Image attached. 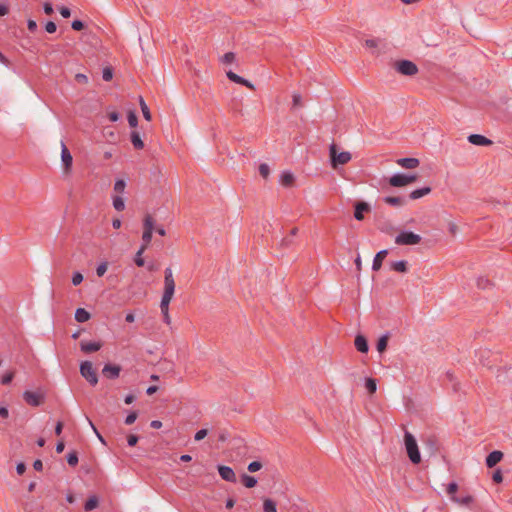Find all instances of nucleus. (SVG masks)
<instances>
[{
  "mask_svg": "<svg viewBox=\"0 0 512 512\" xmlns=\"http://www.w3.org/2000/svg\"><path fill=\"white\" fill-rule=\"evenodd\" d=\"M424 447L431 455H434L439 450V443L435 436H427L422 439Z\"/></svg>",
  "mask_w": 512,
  "mask_h": 512,
  "instance_id": "9b49d317",
  "label": "nucleus"
},
{
  "mask_svg": "<svg viewBox=\"0 0 512 512\" xmlns=\"http://www.w3.org/2000/svg\"><path fill=\"white\" fill-rule=\"evenodd\" d=\"M90 313L84 308H77L75 311V320L80 323H84L90 319Z\"/></svg>",
  "mask_w": 512,
  "mask_h": 512,
  "instance_id": "4be33fe9",
  "label": "nucleus"
},
{
  "mask_svg": "<svg viewBox=\"0 0 512 512\" xmlns=\"http://www.w3.org/2000/svg\"><path fill=\"white\" fill-rule=\"evenodd\" d=\"M452 501L468 506L470 503L473 502V497L470 495H467L465 497L452 496Z\"/></svg>",
  "mask_w": 512,
  "mask_h": 512,
  "instance_id": "c9c22d12",
  "label": "nucleus"
},
{
  "mask_svg": "<svg viewBox=\"0 0 512 512\" xmlns=\"http://www.w3.org/2000/svg\"><path fill=\"white\" fill-rule=\"evenodd\" d=\"M389 183L393 187H403L407 185L405 174H395L389 179Z\"/></svg>",
  "mask_w": 512,
  "mask_h": 512,
  "instance_id": "aec40b11",
  "label": "nucleus"
},
{
  "mask_svg": "<svg viewBox=\"0 0 512 512\" xmlns=\"http://www.w3.org/2000/svg\"><path fill=\"white\" fill-rule=\"evenodd\" d=\"M139 103H140V107H141V110H142L144 118L147 121H150L151 120V113H150V110H149L148 106L146 105V103H145V101L143 100L142 97H140Z\"/></svg>",
  "mask_w": 512,
  "mask_h": 512,
  "instance_id": "4c0bfd02",
  "label": "nucleus"
},
{
  "mask_svg": "<svg viewBox=\"0 0 512 512\" xmlns=\"http://www.w3.org/2000/svg\"><path fill=\"white\" fill-rule=\"evenodd\" d=\"M102 347V343L100 341H93V342H80V348L81 351L84 353H92L100 350Z\"/></svg>",
  "mask_w": 512,
  "mask_h": 512,
  "instance_id": "f8f14e48",
  "label": "nucleus"
},
{
  "mask_svg": "<svg viewBox=\"0 0 512 512\" xmlns=\"http://www.w3.org/2000/svg\"><path fill=\"white\" fill-rule=\"evenodd\" d=\"M293 106H301V96L297 93L293 94Z\"/></svg>",
  "mask_w": 512,
  "mask_h": 512,
  "instance_id": "e2e57ef3",
  "label": "nucleus"
},
{
  "mask_svg": "<svg viewBox=\"0 0 512 512\" xmlns=\"http://www.w3.org/2000/svg\"><path fill=\"white\" fill-rule=\"evenodd\" d=\"M72 28H73L74 30H76V31H80V30H82V29L84 28V24H83V22H82V21H80V20H74V21L72 22Z\"/></svg>",
  "mask_w": 512,
  "mask_h": 512,
  "instance_id": "bf43d9fd",
  "label": "nucleus"
},
{
  "mask_svg": "<svg viewBox=\"0 0 512 512\" xmlns=\"http://www.w3.org/2000/svg\"><path fill=\"white\" fill-rule=\"evenodd\" d=\"M370 211V206L366 202H359L355 206L354 217L357 221L364 220V213Z\"/></svg>",
  "mask_w": 512,
  "mask_h": 512,
  "instance_id": "dca6fc26",
  "label": "nucleus"
},
{
  "mask_svg": "<svg viewBox=\"0 0 512 512\" xmlns=\"http://www.w3.org/2000/svg\"><path fill=\"white\" fill-rule=\"evenodd\" d=\"M138 417L137 411H131L125 418L124 423L126 425H132Z\"/></svg>",
  "mask_w": 512,
  "mask_h": 512,
  "instance_id": "79ce46f5",
  "label": "nucleus"
},
{
  "mask_svg": "<svg viewBox=\"0 0 512 512\" xmlns=\"http://www.w3.org/2000/svg\"><path fill=\"white\" fill-rule=\"evenodd\" d=\"M294 175L290 172H284L281 176V184L284 186H292L294 183Z\"/></svg>",
  "mask_w": 512,
  "mask_h": 512,
  "instance_id": "c756f323",
  "label": "nucleus"
},
{
  "mask_svg": "<svg viewBox=\"0 0 512 512\" xmlns=\"http://www.w3.org/2000/svg\"><path fill=\"white\" fill-rule=\"evenodd\" d=\"M458 490V484L456 482H450L448 485H447V488H446V493L450 496V498L452 499V496H456V492Z\"/></svg>",
  "mask_w": 512,
  "mask_h": 512,
  "instance_id": "ea45409f",
  "label": "nucleus"
},
{
  "mask_svg": "<svg viewBox=\"0 0 512 512\" xmlns=\"http://www.w3.org/2000/svg\"><path fill=\"white\" fill-rule=\"evenodd\" d=\"M172 299L170 298H166V297H162L161 299V303H160V309H161V313H169V304H170V301Z\"/></svg>",
  "mask_w": 512,
  "mask_h": 512,
  "instance_id": "a19ab883",
  "label": "nucleus"
},
{
  "mask_svg": "<svg viewBox=\"0 0 512 512\" xmlns=\"http://www.w3.org/2000/svg\"><path fill=\"white\" fill-rule=\"evenodd\" d=\"M131 142L136 149H142L144 147V143L137 131L131 133Z\"/></svg>",
  "mask_w": 512,
  "mask_h": 512,
  "instance_id": "a878e982",
  "label": "nucleus"
},
{
  "mask_svg": "<svg viewBox=\"0 0 512 512\" xmlns=\"http://www.w3.org/2000/svg\"><path fill=\"white\" fill-rule=\"evenodd\" d=\"M492 479L495 483H501L502 480H503V476H502V473L500 470H496L494 473H493V476H492Z\"/></svg>",
  "mask_w": 512,
  "mask_h": 512,
  "instance_id": "4d7b16f0",
  "label": "nucleus"
},
{
  "mask_svg": "<svg viewBox=\"0 0 512 512\" xmlns=\"http://www.w3.org/2000/svg\"><path fill=\"white\" fill-rule=\"evenodd\" d=\"M354 345L361 353H367L369 350L367 339L361 334L355 337Z\"/></svg>",
  "mask_w": 512,
  "mask_h": 512,
  "instance_id": "6ab92c4d",
  "label": "nucleus"
},
{
  "mask_svg": "<svg viewBox=\"0 0 512 512\" xmlns=\"http://www.w3.org/2000/svg\"><path fill=\"white\" fill-rule=\"evenodd\" d=\"M45 29L48 33H54L57 29L56 27V24L52 21H49L46 26H45Z\"/></svg>",
  "mask_w": 512,
  "mask_h": 512,
  "instance_id": "052dcab7",
  "label": "nucleus"
},
{
  "mask_svg": "<svg viewBox=\"0 0 512 512\" xmlns=\"http://www.w3.org/2000/svg\"><path fill=\"white\" fill-rule=\"evenodd\" d=\"M396 162L405 169H414L418 167L420 163L417 158H400Z\"/></svg>",
  "mask_w": 512,
  "mask_h": 512,
  "instance_id": "a211bd4d",
  "label": "nucleus"
},
{
  "mask_svg": "<svg viewBox=\"0 0 512 512\" xmlns=\"http://www.w3.org/2000/svg\"><path fill=\"white\" fill-rule=\"evenodd\" d=\"M128 123L131 127H136L138 124V118L133 111L128 113Z\"/></svg>",
  "mask_w": 512,
  "mask_h": 512,
  "instance_id": "49530a36",
  "label": "nucleus"
},
{
  "mask_svg": "<svg viewBox=\"0 0 512 512\" xmlns=\"http://www.w3.org/2000/svg\"><path fill=\"white\" fill-rule=\"evenodd\" d=\"M503 458V453L501 451L495 450L488 454L486 457V466L488 468L494 467L498 464Z\"/></svg>",
  "mask_w": 512,
  "mask_h": 512,
  "instance_id": "4468645a",
  "label": "nucleus"
},
{
  "mask_svg": "<svg viewBox=\"0 0 512 512\" xmlns=\"http://www.w3.org/2000/svg\"><path fill=\"white\" fill-rule=\"evenodd\" d=\"M365 46L370 49H376L378 48V40L376 39H367L365 41Z\"/></svg>",
  "mask_w": 512,
  "mask_h": 512,
  "instance_id": "5fc2aeb1",
  "label": "nucleus"
},
{
  "mask_svg": "<svg viewBox=\"0 0 512 512\" xmlns=\"http://www.w3.org/2000/svg\"><path fill=\"white\" fill-rule=\"evenodd\" d=\"M468 141L471 144L478 145V146H489L492 144V141L490 139L486 138L483 135H479V134H471L468 137Z\"/></svg>",
  "mask_w": 512,
  "mask_h": 512,
  "instance_id": "2eb2a0df",
  "label": "nucleus"
},
{
  "mask_svg": "<svg viewBox=\"0 0 512 512\" xmlns=\"http://www.w3.org/2000/svg\"><path fill=\"white\" fill-rule=\"evenodd\" d=\"M113 77V72H112V69L109 68V67H106L104 70H103V79L105 81H110Z\"/></svg>",
  "mask_w": 512,
  "mask_h": 512,
  "instance_id": "864d4df0",
  "label": "nucleus"
},
{
  "mask_svg": "<svg viewBox=\"0 0 512 512\" xmlns=\"http://www.w3.org/2000/svg\"><path fill=\"white\" fill-rule=\"evenodd\" d=\"M121 367L116 364H106L102 369V374L108 379H116L119 377Z\"/></svg>",
  "mask_w": 512,
  "mask_h": 512,
  "instance_id": "1a4fd4ad",
  "label": "nucleus"
},
{
  "mask_svg": "<svg viewBox=\"0 0 512 512\" xmlns=\"http://www.w3.org/2000/svg\"><path fill=\"white\" fill-rule=\"evenodd\" d=\"M404 445H405V449H406L409 460L413 464H419L421 462V455H420L417 441H416L415 437L407 430L404 433Z\"/></svg>",
  "mask_w": 512,
  "mask_h": 512,
  "instance_id": "f03ea898",
  "label": "nucleus"
},
{
  "mask_svg": "<svg viewBox=\"0 0 512 512\" xmlns=\"http://www.w3.org/2000/svg\"><path fill=\"white\" fill-rule=\"evenodd\" d=\"M139 440V437L137 435L131 434L127 437V443L129 446H135Z\"/></svg>",
  "mask_w": 512,
  "mask_h": 512,
  "instance_id": "6e6d98bb",
  "label": "nucleus"
},
{
  "mask_svg": "<svg viewBox=\"0 0 512 512\" xmlns=\"http://www.w3.org/2000/svg\"><path fill=\"white\" fill-rule=\"evenodd\" d=\"M157 221L158 220L153 215L147 214V215H145V218L143 220V224L150 225V224H154Z\"/></svg>",
  "mask_w": 512,
  "mask_h": 512,
  "instance_id": "13d9d810",
  "label": "nucleus"
},
{
  "mask_svg": "<svg viewBox=\"0 0 512 512\" xmlns=\"http://www.w3.org/2000/svg\"><path fill=\"white\" fill-rule=\"evenodd\" d=\"M421 241V237L411 231H402L395 238L398 245H416Z\"/></svg>",
  "mask_w": 512,
  "mask_h": 512,
  "instance_id": "20e7f679",
  "label": "nucleus"
},
{
  "mask_svg": "<svg viewBox=\"0 0 512 512\" xmlns=\"http://www.w3.org/2000/svg\"><path fill=\"white\" fill-rule=\"evenodd\" d=\"M16 471L19 475H22L26 471V465L23 462L18 463Z\"/></svg>",
  "mask_w": 512,
  "mask_h": 512,
  "instance_id": "680f3d73",
  "label": "nucleus"
},
{
  "mask_svg": "<svg viewBox=\"0 0 512 512\" xmlns=\"http://www.w3.org/2000/svg\"><path fill=\"white\" fill-rule=\"evenodd\" d=\"M67 462L70 466H76L79 462L78 454L75 451L68 453Z\"/></svg>",
  "mask_w": 512,
  "mask_h": 512,
  "instance_id": "58836bf2",
  "label": "nucleus"
},
{
  "mask_svg": "<svg viewBox=\"0 0 512 512\" xmlns=\"http://www.w3.org/2000/svg\"><path fill=\"white\" fill-rule=\"evenodd\" d=\"M235 54L233 52H227L220 58V62L224 65H229L235 61Z\"/></svg>",
  "mask_w": 512,
  "mask_h": 512,
  "instance_id": "e433bc0d",
  "label": "nucleus"
},
{
  "mask_svg": "<svg viewBox=\"0 0 512 512\" xmlns=\"http://www.w3.org/2000/svg\"><path fill=\"white\" fill-rule=\"evenodd\" d=\"M396 70L402 75L413 76L418 72L417 66L408 60H401L396 63Z\"/></svg>",
  "mask_w": 512,
  "mask_h": 512,
  "instance_id": "0eeeda50",
  "label": "nucleus"
},
{
  "mask_svg": "<svg viewBox=\"0 0 512 512\" xmlns=\"http://www.w3.org/2000/svg\"><path fill=\"white\" fill-rule=\"evenodd\" d=\"M23 399L28 405L33 406V407H38L44 402L45 395L40 390H38V391L26 390L23 393Z\"/></svg>",
  "mask_w": 512,
  "mask_h": 512,
  "instance_id": "423d86ee",
  "label": "nucleus"
},
{
  "mask_svg": "<svg viewBox=\"0 0 512 512\" xmlns=\"http://www.w3.org/2000/svg\"><path fill=\"white\" fill-rule=\"evenodd\" d=\"M59 11L64 18H68L71 15L70 9L67 7H61Z\"/></svg>",
  "mask_w": 512,
  "mask_h": 512,
  "instance_id": "0e129e2a",
  "label": "nucleus"
},
{
  "mask_svg": "<svg viewBox=\"0 0 512 512\" xmlns=\"http://www.w3.org/2000/svg\"><path fill=\"white\" fill-rule=\"evenodd\" d=\"M218 472L223 480L232 483L236 482V475L231 467L225 465H218Z\"/></svg>",
  "mask_w": 512,
  "mask_h": 512,
  "instance_id": "9d476101",
  "label": "nucleus"
},
{
  "mask_svg": "<svg viewBox=\"0 0 512 512\" xmlns=\"http://www.w3.org/2000/svg\"><path fill=\"white\" fill-rule=\"evenodd\" d=\"M145 250H146L145 246L144 247H140L139 250L137 251L135 257H134V262H135V264L138 267H143L145 265V260L142 257V255H143Z\"/></svg>",
  "mask_w": 512,
  "mask_h": 512,
  "instance_id": "2f4dec72",
  "label": "nucleus"
},
{
  "mask_svg": "<svg viewBox=\"0 0 512 512\" xmlns=\"http://www.w3.org/2000/svg\"><path fill=\"white\" fill-rule=\"evenodd\" d=\"M430 192H431L430 187H423L421 189H416L410 193V198L413 200H416L423 196L428 195Z\"/></svg>",
  "mask_w": 512,
  "mask_h": 512,
  "instance_id": "393cba45",
  "label": "nucleus"
},
{
  "mask_svg": "<svg viewBox=\"0 0 512 512\" xmlns=\"http://www.w3.org/2000/svg\"><path fill=\"white\" fill-rule=\"evenodd\" d=\"M63 430V423L61 421H58L55 426V434L57 436H60Z\"/></svg>",
  "mask_w": 512,
  "mask_h": 512,
  "instance_id": "774afa93",
  "label": "nucleus"
},
{
  "mask_svg": "<svg viewBox=\"0 0 512 512\" xmlns=\"http://www.w3.org/2000/svg\"><path fill=\"white\" fill-rule=\"evenodd\" d=\"M175 292V281L173 278V272L170 267H167L164 271V293L162 297L172 299Z\"/></svg>",
  "mask_w": 512,
  "mask_h": 512,
  "instance_id": "39448f33",
  "label": "nucleus"
},
{
  "mask_svg": "<svg viewBox=\"0 0 512 512\" xmlns=\"http://www.w3.org/2000/svg\"><path fill=\"white\" fill-rule=\"evenodd\" d=\"M33 468L36 470V471H42L43 469V463L41 460L37 459L34 461L33 463Z\"/></svg>",
  "mask_w": 512,
  "mask_h": 512,
  "instance_id": "338daca9",
  "label": "nucleus"
},
{
  "mask_svg": "<svg viewBox=\"0 0 512 512\" xmlns=\"http://www.w3.org/2000/svg\"><path fill=\"white\" fill-rule=\"evenodd\" d=\"M208 434L207 429H200L195 433L194 439L195 441H201L203 440Z\"/></svg>",
  "mask_w": 512,
  "mask_h": 512,
  "instance_id": "3c124183",
  "label": "nucleus"
},
{
  "mask_svg": "<svg viewBox=\"0 0 512 512\" xmlns=\"http://www.w3.org/2000/svg\"><path fill=\"white\" fill-rule=\"evenodd\" d=\"M80 373L92 386L98 383V376L90 361H84L80 365Z\"/></svg>",
  "mask_w": 512,
  "mask_h": 512,
  "instance_id": "7ed1b4c3",
  "label": "nucleus"
},
{
  "mask_svg": "<svg viewBox=\"0 0 512 512\" xmlns=\"http://www.w3.org/2000/svg\"><path fill=\"white\" fill-rule=\"evenodd\" d=\"M259 173L260 175L263 177V178H267L270 174V169H269V166L267 164H261L259 166Z\"/></svg>",
  "mask_w": 512,
  "mask_h": 512,
  "instance_id": "09e8293b",
  "label": "nucleus"
},
{
  "mask_svg": "<svg viewBox=\"0 0 512 512\" xmlns=\"http://www.w3.org/2000/svg\"><path fill=\"white\" fill-rule=\"evenodd\" d=\"M83 281V275L80 272H75L72 276V284L78 286Z\"/></svg>",
  "mask_w": 512,
  "mask_h": 512,
  "instance_id": "de8ad7c7",
  "label": "nucleus"
},
{
  "mask_svg": "<svg viewBox=\"0 0 512 512\" xmlns=\"http://www.w3.org/2000/svg\"><path fill=\"white\" fill-rule=\"evenodd\" d=\"M262 468V463L260 461H253L248 465V471L251 473L257 472Z\"/></svg>",
  "mask_w": 512,
  "mask_h": 512,
  "instance_id": "c03bdc74",
  "label": "nucleus"
},
{
  "mask_svg": "<svg viewBox=\"0 0 512 512\" xmlns=\"http://www.w3.org/2000/svg\"><path fill=\"white\" fill-rule=\"evenodd\" d=\"M388 253L389 252H388L387 249H383V250H380L375 255V257L373 259V263H372V270L373 271H378V270L381 269L383 260L387 257Z\"/></svg>",
  "mask_w": 512,
  "mask_h": 512,
  "instance_id": "f3484780",
  "label": "nucleus"
},
{
  "mask_svg": "<svg viewBox=\"0 0 512 512\" xmlns=\"http://www.w3.org/2000/svg\"><path fill=\"white\" fill-rule=\"evenodd\" d=\"M13 378H14V373L8 372L2 376L1 383L3 385H8L12 382Z\"/></svg>",
  "mask_w": 512,
  "mask_h": 512,
  "instance_id": "8fccbe9b",
  "label": "nucleus"
},
{
  "mask_svg": "<svg viewBox=\"0 0 512 512\" xmlns=\"http://www.w3.org/2000/svg\"><path fill=\"white\" fill-rule=\"evenodd\" d=\"M107 262L100 263L96 268V274L98 277H102L107 271Z\"/></svg>",
  "mask_w": 512,
  "mask_h": 512,
  "instance_id": "a18cd8bd",
  "label": "nucleus"
},
{
  "mask_svg": "<svg viewBox=\"0 0 512 512\" xmlns=\"http://www.w3.org/2000/svg\"><path fill=\"white\" fill-rule=\"evenodd\" d=\"M126 183L124 180L119 179L114 184V192L115 195H122L125 191Z\"/></svg>",
  "mask_w": 512,
  "mask_h": 512,
  "instance_id": "f704fd0d",
  "label": "nucleus"
},
{
  "mask_svg": "<svg viewBox=\"0 0 512 512\" xmlns=\"http://www.w3.org/2000/svg\"><path fill=\"white\" fill-rule=\"evenodd\" d=\"M75 80L80 84H88L89 80L88 77L85 74L78 73L75 75Z\"/></svg>",
  "mask_w": 512,
  "mask_h": 512,
  "instance_id": "603ef678",
  "label": "nucleus"
},
{
  "mask_svg": "<svg viewBox=\"0 0 512 512\" xmlns=\"http://www.w3.org/2000/svg\"><path fill=\"white\" fill-rule=\"evenodd\" d=\"M264 512H277L276 503L272 499H265L263 502Z\"/></svg>",
  "mask_w": 512,
  "mask_h": 512,
  "instance_id": "c85d7f7f",
  "label": "nucleus"
},
{
  "mask_svg": "<svg viewBox=\"0 0 512 512\" xmlns=\"http://www.w3.org/2000/svg\"><path fill=\"white\" fill-rule=\"evenodd\" d=\"M154 228L155 226H145V230L143 232V235H142V245L140 247H144L145 246V249L148 247V245L150 244L151 240H152V235L154 233Z\"/></svg>",
  "mask_w": 512,
  "mask_h": 512,
  "instance_id": "412c9836",
  "label": "nucleus"
},
{
  "mask_svg": "<svg viewBox=\"0 0 512 512\" xmlns=\"http://www.w3.org/2000/svg\"><path fill=\"white\" fill-rule=\"evenodd\" d=\"M113 206L117 211H122L125 208V202L122 196H113Z\"/></svg>",
  "mask_w": 512,
  "mask_h": 512,
  "instance_id": "473e14b6",
  "label": "nucleus"
},
{
  "mask_svg": "<svg viewBox=\"0 0 512 512\" xmlns=\"http://www.w3.org/2000/svg\"><path fill=\"white\" fill-rule=\"evenodd\" d=\"M0 417H2L4 419L9 417V411H8L7 407L0 406Z\"/></svg>",
  "mask_w": 512,
  "mask_h": 512,
  "instance_id": "69168bd1",
  "label": "nucleus"
},
{
  "mask_svg": "<svg viewBox=\"0 0 512 512\" xmlns=\"http://www.w3.org/2000/svg\"><path fill=\"white\" fill-rule=\"evenodd\" d=\"M490 285H491V283H490L489 279H487L485 277H479L478 280H477V286L480 289H486Z\"/></svg>",
  "mask_w": 512,
  "mask_h": 512,
  "instance_id": "37998d69",
  "label": "nucleus"
},
{
  "mask_svg": "<svg viewBox=\"0 0 512 512\" xmlns=\"http://www.w3.org/2000/svg\"><path fill=\"white\" fill-rule=\"evenodd\" d=\"M391 269L399 273H406L408 271V263L405 260L392 262Z\"/></svg>",
  "mask_w": 512,
  "mask_h": 512,
  "instance_id": "5701e85b",
  "label": "nucleus"
},
{
  "mask_svg": "<svg viewBox=\"0 0 512 512\" xmlns=\"http://www.w3.org/2000/svg\"><path fill=\"white\" fill-rule=\"evenodd\" d=\"M241 482L246 488H253L257 485V479L254 476L248 474H242Z\"/></svg>",
  "mask_w": 512,
  "mask_h": 512,
  "instance_id": "b1692460",
  "label": "nucleus"
},
{
  "mask_svg": "<svg viewBox=\"0 0 512 512\" xmlns=\"http://www.w3.org/2000/svg\"><path fill=\"white\" fill-rule=\"evenodd\" d=\"M226 75L229 78V80H231L235 83L244 85L251 90L255 89V86L250 81L242 78L241 76L237 75L236 73H234L232 71H227Z\"/></svg>",
  "mask_w": 512,
  "mask_h": 512,
  "instance_id": "ddd939ff",
  "label": "nucleus"
},
{
  "mask_svg": "<svg viewBox=\"0 0 512 512\" xmlns=\"http://www.w3.org/2000/svg\"><path fill=\"white\" fill-rule=\"evenodd\" d=\"M388 339H389L388 334H385L378 339L377 345H376L378 352L382 353L383 351L386 350L387 344H388Z\"/></svg>",
  "mask_w": 512,
  "mask_h": 512,
  "instance_id": "cd10ccee",
  "label": "nucleus"
},
{
  "mask_svg": "<svg viewBox=\"0 0 512 512\" xmlns=\"http://www.w3.org/2000/svg\"><path fill=\"white\" fill-rule=\"evenodd\" d=\"M365 388L370 394H374L377 390L376 380L373 378H367L365 381Z\"/></svg>",
  "mask_w": 512,
  "mask_h": 512,
  "instance_id": "72a5a7b5",
  "label": "nucleus"
},
{
  "mask_svg": "<svg viewBox=\"0 0 512 512\" xmlns=\"http://www.w3.org/2000/svg\"><path fill=\"white\" fill-rule=\"evenodd\" d=\"M99 504V500L96 496H91L87 499V501L84 504L85 511H92L95 508H97Z\"/></svg>",
  "mask_w": 512,
  "mask_h": 512,
  "instance_id": "bb28decb",
  "label": "nucleus"
},
{
  "mask_svg": "<svg viewBox=\"0 0 512 512\" xmlns=\"http://www.w3.org/2000/svg\"><path fill=\"white\" fill-rule=\"evenodd\" d=\"M61 161L65 174H69L71 171V166L73 162L72 155L64 142H61Z\"/></svg>",
  "mask_w": 512,
  "mask_h": 512,
  "instance_id": "6e6552de",
  "label": "nucleus"
},
{
  "mask_svg": "<svg viewBox=\"0 0 512 512\" xmlns=\"http://www.w3.org/2000/svg\"><path fill=\"white\" fill-rule=\"evenodd\" d=\"M329 158L332 168L337 169L340 165L347 164L352 159V155L348 151H341L337 144L332 143L329 146Z\"/></svg>",
  "mask_w": 512,
  "mask_h": 512,
  "instance_id": "f257e3e1",
  "label": "nucleus"
},
{
  "mask_svg": "<svg viewBox=\"0 0 512 512\" xmlns=\"http://www.w3.org/2000/svg\"><path fill=\"white\" fill-rule=\"evenodd\" d=\"M384 202L389 204V205H392V206H402L404 205L405 201L403 198L401 197H385L384 198Z\"/></svg>",
  "mask_w": 512,
  "mask_h": 512,
  "instance_id": "7c9ffc66",
  "label": "nucleus"
}]
</instances>
